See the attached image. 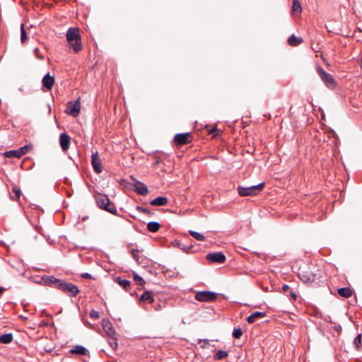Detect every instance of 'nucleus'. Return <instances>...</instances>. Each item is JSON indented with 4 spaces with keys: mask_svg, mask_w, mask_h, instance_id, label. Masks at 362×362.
I'll list each match as a JSON object with an SVG mask.
<instances>
[{
    "mask_svg": "<svg viewBox=\"0 0 362 362\" xmlns=\"http://www.w3.org/2000/svg\"><path fill=\"white\" fill-rule=\"evenodd\" d=\"M68 45L75 52L82 49L81 37L78 28H70L66 32Z\"/></svg>",
    "mask_w": 362,
    "mask_h": 362,
    "instance_id": "nucleus-1",
    "label": "nucleus"
},
{
    "mask_svg": "<svg viewBox=\"0 0 362 362\" xmlns=\"http://www.w3.org/2000/svg\"><path fill=\"white\" fill-rule=\"evenodd\" d=\"M45 281L47 283L54 284L57 288L62 290L67 294H69L71 296H76L79 292L77 286L71 283H66L64 281H62L54 278L52 279L51 277H47Z\"/></svg>",
    "mask_w": 362,
    "mask_h": 362,
    "instance_id": "nucleus-2",
    "label": "nucleus"
},
{
    "mask_svg": "<svg viewBox=\"0 0 362 362\" xmlns=\"http://www.w3.org/2000/svg\"><path fill=\"white\" fill-rule=\"evenodd\" d=\"M95 201L100 209H105L112 214L116 213L117 209L115 205L110 202L107 195L99 194L95 196Z\"/></svg>",
    "mask_w": 362,
    "mask_h": 362,
    "instance_id": "nucleus-3",
    "label": "nucleus"
},
{
    "mask_svg": "<svg viewBox=\"0 0 362 362\" xmlns=\"http://www.w3.org/2000/svg\"><path fill=\"white\" fill-rule=\"evenodd\" d=\"M265 185L264 182L259 183L256 185H252L250 187H238V192L240 196L241 197H247V196H252L257 194Z\"/></svg>",
    "mask_w": 362,
    "mask_h": 362,
    "instance_id": "nucleus-4",
    "label": "nucleus"
},
{
    "mask_svg": "<svg viewBox=\"0 0 362 362\" xmlns=\"http://www.w3.org/2000/svg\"><path fill=\"white\" fill-rule=\"evenodd\" d=\"M317 73L320 77L321 80L324 82L325 86L328 88H333L335 86V80L331 74L327 73L321 66L317 67Z\"/></svg>",
    "mask_w": 362,
    "mask_h": 362,
    "instance_id": "nucleus-5",
    "label": "nucleus"
},
{
    "mask_svg": "<svg viewBox=\"0 0 362 362\" xmlns=\"http://www.w3.org/2000/svg\"><path fill=\"white\" fill-rule=\"evenodd\" d=\"M217 298V293L211 291H201L195 295V299L201 302L213 301Z\"/></svg>",
    "mask_w": 362,
    "mask_h": 362,
    "instance_id": "nucleus-6",
    "label": "nucleus"
},
{
    "mask_svg": "<svg viewBox=\"0 0 362 362\" xmlns=\"http://www.w3.org/2000/svg\"><path fill=\"white\" fill-rule=\"evenodd\" d=\"M80 110H81L80 99H78L74 103L69 102L67 104L66 112L67 114L76 117L79 115Z\"/></svg>",
    "mask_w": 362,
    "mask_h": 362,
    "instance_id": "nucleus-7",
    "label": "nucleus"
},
{
    "mask_svg": "<svg viewBox=\"0 0 362 362\" xmlns=\"http://www.w3.org/2000/svg\"><path fill=\"white\" fill-rule=\"evenodd\" d=\"M206 259L211 262L223 263L226 261V256L221 252L209 253L206 255Z\"/></svg>",
    "mask_w": 362,
    "mask_h": 362,
    "instance_id": "nucleus-8",
    "label": "nucleus"
},
{
    "mask_svg": "<svg viewBox=\"0 0 362 362\" xmlns=\"http://www.w3.org/2000/svg\"><path fill=\"white\" fill-rule=\"evenodd\" d=\"M174 139L177 144H187L192 141V136L190 133L177 134L175 136Z\"/></svg>",
    "mask_w": 362,
    "mask_h": 362,
    "instance_id": "nucleus-9",
    "label": "nucleus"
},
{
    "mask_svg": "<svg viewBox=\"0 0 362 362\" xmlns=\"http://www.w3.org/2000/svg\"><path fill=\"white\" fill-rule=\"evenodd\" d=\"M91 163L96 173H100L103 171L101 160L99 158L98 152L92 153Z\"/></svg>",
    "mask_w": 362,
    "mask_h": 362,
    "instance_id": "nucleus-10",
    "label": "nucleus"
},
{
    "mask_svg": "<svg viewBox=\"0 0 362 362\" xmlns=\"http://www.w3.org/2000/svg\"><path fill=\"white\" fill-rule=\"evenodd\" d=\"M132 182H128L127 180H121L120 185L127 190L136 192V179L134 175H130Z\"/></svg>",
    "mask_w": 362,
    "mask_h": 362,
    "instance_id": "nucleus-11",
    "label": "nucleus"
},
{
    "mask_svg": "<svg viewBox=\"0 0 362 362\" xmlns=\"http://www.w3.org/2000/svg\"><path fill=\"white\" fill-rule=\"evenodd\" d=\"M154 301L153 293L151 291H145L139 298V303L150 304Z\"/></svg>",
    "mask_w": 362,
    "mask_h": 362,
    "instance_id": "nucleus-12",
    "label": "nucleus"
},
{
    "mask_svg": "<svg viewBox=\"0 0 362 362\" xmlns=\"http://www.w3.org/2000/svg\"><path fill=\"white\" fill-rule=\"evenodd\" d=\"M59 143L62 150L66 151L69 148L70 136L66 133L61 134L59 136Z\"/></svg>",
    "mask_w": 362,
    "mask_h": 362,
    "instance_id": "nucleus-13",
    "label": "nucleus"
},
{
    "mask_svg": "<svg viewBox=\"0 0 362 362\" xmlns=\"http://www.w3.org/2000/svg\"><path fill=\"white\" fill-rule=\"evenodd\" d=\"M43 86L47 90H51L54 83V76H50L49 74L44 76L42 81Z\"/></svg>",
    "mask_w": 362,
    "mask_h": 362,
    "instance_id": "nucleus-14",
    "label": "nucleus"
},
{
    "mask_svg": "<svg viewBox=\"0 0 362 362\" xmlns=\"http://www.w3.org/2000/svg\"><path fill=\"white\" fill-rule=\"evenodd\" d=\"M69 352L71 354L81 355V356H86L89 354V351L87 349L83 347L81 345H76L73 349H71Z\"/></svg>",
    "mask_w": 362,
    "mask_h": 362,
    "instance_id": "nucleus-15",
    "label": "nucleus"
},
{
    "mask_svg": "<svg viewBox=\"0 0 362 362\" xmlns=\"http://www.w3.org/2000/svg\"><path fill=\"white\" fill-rule=\"evenodd\" d=\"M300 277L304 282L314 283L317 280V274L313 273H303Z\"/></svg>",
    "mask_w": 362,
    "mask_h": 362,
    "instance_id": "nucleus-16",
    "label": "nucleus"
},
{
    "mask_svg": "<svg viewBox=\"0 0 362 362\" xmlns=\"http://www.w3.org/2000/svg\"><path fill=\"white\" fill-rule=\"evenodd\" d=\"M266 316V313L263 312L256 311L251 314L247 318V321L248 323L252 324L254 323L257 318H263Z\"/></svg>",
    "mask_w": 362,
    "mask_h": 362,
    "instance_id": "nucleus-17",
    "label": "nucleus"
},
{
    "mask_svg": "<svg viewBox=\"0 0 362 362\" xmlns=\"http://www.w3.org/2000/svg\"><path fill=\"white\" fill-rule=\"evenodd\" d=\"M149 190L147 186L144 183L137 180V194L146 196Z\"/></svg>",
    "mask_w": 362,
    "mask_h": 362,
    "instance_id": "nucleus-18",
    "label": "nucleus"
},
{
    "mask_svg": "<svg viewBox=\"0 0 362 362\" xmlns=\"http://www.w3.org/2000/svg\"><path fill=\"white\" fill-rule=\"evenodd\" d=\"M168 199L165 197H158L151 202V204L153 206H165Z\"/></svg>",
    "mask_w": 362,
    "mask_h": 362,
    "instance_id": "nucleus-19",
    "label": "nucleus"
},
{
    "mask_svg": "<svg viewBox=\"0 0 362 362\" xmlns=\"http://www.w3.org/2000/svg\"><path fill=\"white\" fill-rule=\"evenodd\" d=\"M337 292L339 296L344 298H349L352 296V290L349 287L340 288Z\"/></svg>",
    "mask_w": 362,
    "mask_h": 362,
    "instance_id": "nucleus-20",
    "label": "nucleus"
},
{
    "mask_svg": "<svg viewBox=\"0 0 362 362\" xmlns=\"http://www.w3.org/2000/svg\"><path fill=\"white\" fill-rule=\"evenodd\" d=\"M160 228V224L156 221H151L147 223V229L150 232L156 233Z\"/></svg>",
    "mask_w": 362,
    "mask_h": 362,
    "instance_id": "nucleus-21",
    "label": "nucleus"
},
{
    "mask_svg": "<svg viewBox=\"0 0 362 362\" xmlns=\"http://www.w3.org/2000/svg\"><path fill=\"white\" fill-rule=\"evenodd\" d=\"M21 196V189L17 187L14 186L12 188V192L10 194L11 199L13 201L18 200Z\"/></svg>",
    "mask_w": 362,
    "mask_h": 362,
    "instance_id": "nucleus-22",
    "label": "nucleus"
},
{
    "mask_svg": "<svg viewBox=\"0 0 362 362\" xmlns=\"http://www.w3.org/2000/svg\"><path fill=\"white\" fill-rule=\"evenodd\" d=\"M303 42L300 37H297L294 35H292L288 38V43L291 46H298Z\"/></svg>",
    "mask_w": 362,
    "mask_h": 362,
    "instance_id": "nucleus-23",
    "label": "nucleus"
},
{
    "mask_svg": "<svg viewBox=\"0 0 362 362\" xmlns=\"http://www.w3.org/2000/svg\"><path fill=\"white\" fill-rule=\"evenodd\" d=\"M102 326L103 329L108 334H110L112 329V323L108 319H104L102 321Z\"/></svg>",
    "mask_w": 362,
    "mask_h": 362,
    "instance_id": "nucleus-24",
    "label": "nucleus"
},
{
    "mask_svg": "<svg viewBox=\"0 0 362 362\" xmlns=\"http://www.w3.org/2000/svg\"><path fill=\"white\" fill-rule=\"evenodd\" d=\"M13 340V335L11 333L0 335V343L8 344Z\"/></svg>",
    "mask_w": 362,
    "mask_h": 362,
    "instance_id": "nucleus-25",
    "label": "nucleus"
},
{
    "mask_svg": "<svg viewBox=\"0 0 362 362\" xmlns=\"http://www.w3.org/2000/svg\"><path fill=\"white\" fill-rule=\"evenodd\" d=\"M115 281H117L126 291H128L129 288L130 287V281L127 279H122L120 277H117L115 279Z\"/></svg>",
    "mask_w": 362,
    "mask_h": 362,
    "instance_id": "nucleus-26",
    "label": "nucleus"
},
{
    "mask_svg": "<svg viewBox=\"0 0 362 362\" xmlns=\"http://www.w3.org/2000/svg\"><path fill=\"white\" fill-rule=\"evenodd\" d=\"M292 11L301 13L302 7L298 0L293 1Z\"/></svg>",
    "mask_w": 362,
    "mask_h": 362,
    "instance_id": "nucleus-27",
    "label": "nucleus"
},
{
    "mask_svg": "<svg viewBox=\"0 0 362 362\" xmlns=\"http://www.w3.org/2000/svg\"><path fill=\"white\" fill-rule=\"evenodd\" d=\"M189 234L194 238H195L196 240H199V241H204L205 240V237L204 235L198 233V232H196V231H194V230H189Z\"/></svg>",
    "mask_w": 362,
    "mask_h": 362,
    "instance_id": "nucleus-28",
    "label": "nucleus"
},
{
    "mask_svg": "<svg viewBox=\"0 0 362 362\" xmlns=\"http://www.w3.org/2000/svg\"><path fill=\"white\" fill-rule=\"evenodd\" d=\"M137 211H139V212L145 214L148 217H153L155 215L154 212L151 211L147 208H144V207L139 206H137Z\"/></svg>",
    "mask_w": 362,
    "mask_h": 362,
    "instance_id": "nucleus-29",
    "label": "nucleus"
},
{
    "mask_svg": "<svg viewBox=\"0 0 362 362\" xmlns=\"http://www.w3.org/2000/svg\"><path fill=\"white\" fill-rule=\"evenodd\" d=\"M228 356V352L222 350H219L214 356L215 360H221Z\"/></svg>",
    "mask_w": 362,
    "mask_h": 362,
    "instance_id": "nucleus-30",
    "label": "nucleus"
},
{
    "mask_svg": "<svg viewBox=\"0 0 362 362\" xmlns=\"http://www.w3.org/2000/svg\"><path fill=\"white\" fill-rule=\"evenodd\" d=\"M26 40H27V35H26L25 30L24 28V25L21 24V41L22 43H25Z\"/></svg>",
    "mask_w": 362,
    "mask_h": 362,
    "instance_id": "nucleus-31",
    "label": "nucleus"
},
{
    "mask_svg": "<svg viewBox=\"0 0 362 362\" xmlns=\"http://www.w3.org/2000/svg\"><path fill=\"white\" fill-rule=\"evenodd\" d=\"M243 335V330L241 328H235L233 332V337L235 339H240Z\"/></svg>",
    "mask_w": 362,
    "mask_h": 362,
    "instance_id": "nucleus-32",
    "label": "nucleus"
},
{
    "mask_svg": "<svg viewBox=\"0 0 362 362\" xmlns=\"http://www.w3.org/2000/svg\"><path fill=\"white\" fill-rule=\"evenodd\" d=\"M110 346L112 348V349H116L117 347V342L115 339H111L109 341Z\"/></svg>",
    "mask_w": 362,
    "mask_h": 362,
    "instance_id": "nucleus-33",
    "label": "nucleus"
},
{
    "mask_svg": "<svg viewBox=\"0 0 362 362\" xmlns=\"http://www.w3.org/2000/svg\"><path fill=\"white\" fill-rule=\"evenodd\" d=\"M99 316V313L96 310H93L90 313V317L93 319H98Z\"/></svg>",
    "mask_w": 362,
    "mask_h": 362,
    "instance_id": "nucleus-34",
    "label": "nucleus"
},
{
    "mask_svg": "<svg viewBox=\"0 0 362 362\" xmlns=\"http://www.w3.org/2000/svg\"><path fill=\"white\" fill-rule=\"evenodd\" d=\"M361 343V334H358L354 339V344L356 346Z\"/></svg>",
    "mask_w": 362,
    "mask_h": 362,
    "instance_id": "nucleus-35",
    "label": "nucleus"
},
{
    "mask_svg": "<svg viewBox=\"0 0 362 362\" xmlns=\"http://www.w3.org/2000/svg\"><path fill=\"white\" fill-rule=\"evenodd\" d=\"M29 147L28 146H25L21 147L19 150L21 154H25L28 152Z\"/></svg>",
    "mask_w": 362,
    "mask_h": 362,
    "instance_id": "nucleus-36",
    "label": "nucleus"
},
{
    "mask_svg": "<svg viewBox=\"0 0 362 362\" xmlns=\"http://www.w3.org/2000/svg\"><path fill=\"white\" fill-rule=\"evenodd\" d=\"M163 163L162 160L160 158H156V160L153 163V166H157V165H159L163 164Z\"/></svg>",
    "mask_w": 362,
    "mask_h": 362,
    "instance_id": "nucleus-37",
    "label": "nucleus"
},
{
    "mask_svg": "<svg viewBox=\"0 0 362 362\" xmlns=\"http://www.w3.org/2000/svg\"><path fill=\"white\" fill-rule=\"evenodd\" d=\"M145 284L144 280L137 274V284L139 285H144Z\"/></svg>",
    "mask_w": 362,
    "mask_h": 362,
    "instance_id": "nucleus-38",
    "label": "nucleus"
},
{
    "mask_svg": "<svg viewBox=\"0 0 362 362\" xmlns=\"http://www.w3.org/2000/svg\"><path fill=\"white\" fill-rule=\"evenodd\" d=\"M81 276L83 279H92V276L89 273H83L81 274Z\"/></svg>",
    "mask_w": 362,
    "mask_h": 362,
    "instance_id": "nucleus-39",
    "label": "nucleus"
},
{
    "mask_svg": "<svg viewBox=\"0 0 362 362\" xmlns=\"http://www.w3.org/2000/svg\"><path fill=\"white\" fill-rule=\"evenodd\" d=\"M281 290L282 291L286 293V292H288L289 290H290V287L287 284H284L282 288H281Z\"/></svg>",
    "mask_w": 362,
    "mask_h": 362,
    "instance_id": "nucleus-40",
    "label": "nucleus"
},
{
    "mask_svg": "<svg viewBox=\"0 0 362 362\" xmlns=\"http://www.w3.org/2000/svg\"><path fill=\"white\" fill-rule=\"evenodd\" d=\"M10 153H12L13 155H14L16 157H18V158H19L22 155L21 153L20 152V150L10 151Z\"/></svg>",
    "mask_w": 362,
    "mask_h": 362,
    "instance_id": "nucleus-41",
    "label": "nucleus"
},
{
    "mask_svg": "<svg viewBox=\"0 0 362 362\" xmlns=\"http://www.w3.org/2000/svg\"><path fill=\"white\" fill-rule=\"evenodd\" d=\"M289 295L292 298L293 300H296L297 298V295L292 291H290Z\"/></svg>",
    "mask_w": 362,
    "mask_h": 362,
    "instance_id": "nucleus-42",
    "label": "nucleus"
},
{
    "mask_svg": "<svg viewBox=\"0 0 362 362\" xmlns=\"http://www.w3.org/2000/svg\"><path fill=\"white\" fill-rule=\"evenodd\" d=\"M38 51H39L38 48H35L34 49V52H35V55L37 56V57L42 59L44 57H43V56H40L38 54Z\"/></svg>",
    "mask_w": 362,
    "mask_h": 362,
    "instance_id": "nucleus-43",
    "label": "nucleus"
},
{
    "mask_svg": "<svg viewBox=\"0 0 362 362\" xmlns=\"http://www.w3.org/2000/svg\"><path fill=\"white\" fill-rule=\"evenodd\" d=\"M199 341H202V340L200 339ZM203 341H204V344L203 345H202L201 347L202 348H206V344H209V340L208 339H204Z\"/></svg>",
    "mask_w": 362,
    "mask_h": 362,
    "instance_id": "nucleus-44",
    "label": "nucleus"
},
{
    "mask_svg": "<svg viewBox=\"0 0 362 362\" xmlns=\"http://www.w3.org/2000/svg\"><path fill=\"white\" fill-rule=\"evenodd\" d=\"M131 252H132V256L135 258L136 257V250L135 249H132L131 250Z\"/></svg>",
    "mask_w": 362,
    "mask_h": 362,
    "instance_id": "nucleus-45",
    "label": "nucleus"
},
{
    "mask_svg": "<svg viewBox=\"0 0 362 362\" xmlns=\"http://www.w3.org/2000/svg\"><path fill=\"white\" fill-rule=\"evenodd\" d=\"M5 291V288L2 286H0V296L1 295V293Z\"/></svg>",
    "mask_w": 362,
    "mask_h": 362,
    "instance_id": "nucleus-46",
    "label": "nucleus"
},
{
    "mask_svg": "<svg viewBox=\"0 0 362 362\" xmlns=\"http://www.w3.org/2000/svg\"><path fill=\"white\" fill-rule=\"evenodd\" d=\"M217 129L216 128H213L210 130V133H214V132H216Z\"/></svg>",
    "mask_w": 362,
    "mask_h": 362,
    "instance_id": "nucleus-47",
    "label": "nucleus"
},
{
    "mask_svg": "<svg viewBox=\"0 0 362 362\" xmlns=\"http://www.w3.org/2000/svg\"><path fill=\"white\" fill-rule=\"evenodd\" d=\"M339 329H341V327L340 326L335 327V330L336 331H339Z\"/></svg>",
    "mask_w": 362,
    "mask_h": 362,
    "instance_id": "nucleus-48",
    "label": "nucleus"
},
{
    "mask_svg": "<svg viewBox=\"0 0 362 362\" xmlns=\"http://www.w3.org/2000/svg\"><path fill=\"white\" fill-rule=\"evenodd\" d=\"M133 278L136 280V273L133 272Z\"/></svg>",
    "mask_w": 362,
    "mask_h": 362,
    "instance_id": "nucleus-49",
    "label": "nucleus"
},
{
    "mask_svg": "<svg viewBox=\"0 0 362 362\" xmlns=\"http://www.w3.org/2000/svg\"><path fill=\"white\" fill-rule=\"evenodd\" d=\"M360 66H361V68L362 69V57H361V64H360Z\"/></svg>",
    "mask_w": 362,
    "mask_h": 362,
    "instance_id": "nucleus-50",
    "label": "nucleus"
}]
</instances>
